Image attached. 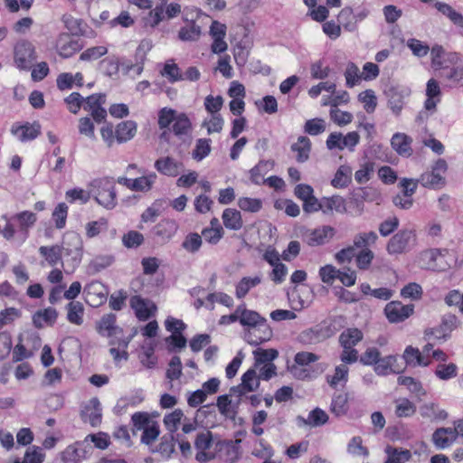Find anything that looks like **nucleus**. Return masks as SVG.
<instances>
[{"instance_id":"nucleus-55","label":"nucleus","mask_w":463,"mask_h":463,"mask_svg":"<svg viewBox=\"0 0 463 463\" xmlns=\"http://www.w3.org/2000/svg\"><path fill=\"white\" fill-rule=\"evenodd\" d=\"M211 152V139L199 138L196 141L195 147L193 150V158L201 161L205 158Z\"/></svg>"},{"instance_id":"nucleus-39","label":"nucleus","mask_w":463,"mask_h":463,"mask_svg":"<svg viewBox=\"0 0 463 463\" xmlns=\"http://www.w3.org/2000/svg\"><path fill=\"white\" fill-rule=\"evenodd\" d=\"M273 163L270 161L260 160L250 171V181L255 184L265 183V175L272 168Z\"/></svg>"},{"instance_id":"nucleus-52","label":"nucleus","mask_w":463,"mask_h":463,"mask_svg":"<svg viewBox=\"0 0 463 463\" xmlns=\"http://www.w3.org/2000/svg\"><path fill=\"white\" fill-rule=\"evenodd\" d=\"M58 313L54 308L48 307L38 311L33 317V322L37 326H42L41 320L47 325L52 326L57 319Z\"/></svg>"},{"instance_id":"nucleus-61","label":"nucleus","mask_w":463,"mask_h":463,"mask_svg":"<svg viewBox=\"0 0 463 463\" xmlns=\"http://www.w3.org/2000/svg\"><path fill=\"white\" fill-rule=\"evenodd\" d=\"M304 130L310 136H317L326 130V122L320 118L308 119L305 123Z\"/></svg>"},{"instance_id":"nucleus-16","label":"nucleus","mask_w":463,"mask_h":463,"mask_svg":"<svg viewBox=\"0 0 463 463\" xmlns=\"http://www.w3.org/2000/svg\"><path fill=\"white\" fill-rule=\"evenodd\" d=\"M129 303L131 308L135 311L136 317L140 321L147 320L156 310L155 304L137 295L131 297Z\"/></svg>"},{"instance_id":"nucleus-17","label":"nucleus","mask_w":463,"mask_h":463,"mask_svg":"<svg viewBox=\"0 0 463 463\" xmlns=\"http://www.w3.org/2000/svg\"><path fill=\"white\" fill-rule=\"evenodd\" d=\"M402 358L409 367H427L431 364V359L424 355L418 347L408 345L403 351Z\"/></svg>"},{"instance_id":"nucleus-38","label":"nucleus","mask_w":463,"mask_h":463,"mask_svg":"<svg viewBox=\"0 0 463 463\" xmlns=\"http://www.w3.org/2000/svg\"><path fill=\"white\" fill-rule=\"evenodd\" d=\"M67 320L73 325L80 326L83 323L84 307L80 301H71L66 306Z\"/></svg>"},{"instance_id":"nucleus-60","label":"nucleus","mask_w":463,"mask_h":463,"mask_svg":"<svg viewBox=\"0 0 463 463\" xmlns=\"http://www.w3.org/2000/svg\"><path fill=\"white\" fill-rule=\"evenodd\" d=\"M355 263L359 269L366 270L370 268L374 253L370 249H363L356 255L354 254Z\"/></svg>"},{"instance_id":"nucleus-7","label":"nucleus","mask_w":463,"mask_h":463,"mask_svg":"<svg viewBox=\"0 0 463 463\" xmlns=\"http://www.w3.org/2000/svg\"><path fill=\"white\" fill-rule=\"evenodd\" d=\"M448 170L447 162L439 158L433 164L431 170L420 175L419 181L422 186L427 188H440L445 185V176Z\"/></svg>"},{"instance_id":"nucleus-31","label":"nucleus","mask_w":463,"mask_h":463,"mask_svg":"<svg viewBox=\"0 0 463 463\" xmlns=\"http://www.w3.org/2000/svg\"><path fill=\"white\" fill-rule=\"evenodd\" d=\"M352 182V168L347 165H342L336 170L331 185L337 189L347 187Z\"/></svg>"},{"instance_id":"nucleus-42","label":"nucleus","mask_w":463,"mask_h":463,"mask_svg":"<svg viewBox=\"0 0 463 463\" xmlns=\"http://www.w3.org/2000/svg\"><path fill=\"white\" fill-rule=\"evenodd\" d=\"M363 339L362 332L357 328H348L339 336V342L343 348L354 347Z\"/></svg>"},{"instance_id":"nucleus-34","label":"nucleus","mask_w":463,"mask_h":463,"mask_svg":"<svg viewBox=\"0 0 463 463\" xmlns=\"http://www.w3.org/2000/svg\"><path fill=\"white\" fill-rule=\"evenodd\" d=\"M349 395L347 392H339L333 396L330 411L336 417L345 415L349 411Z\"/></svg>"},{"instance_id":"nucleus-28","label":"nucleus","mask_w":463,"mask_h":463,"mask_svg":"<svg viewBox=\"0 0 463 463\" xmlns=\"http://www.w3.org/2000/svg\"><path fill=\"white\" fill-rule=\"evenodd\" d=\"M326 383L331 388H337L338 385L345 386L349 378V368L346 364H341L335 366L333 374L326 375Z\"/></svg>"},{"instance_id":"nucleus-56","label":"nucleus","mask_w":463,"mask_h":463,"mask_svg":"<svg viewBox=\"0 0 463 463\" xmlns=\"http://www.w3.org/2000/svg\"><path fill=\"white\" fill-rule=\"evenodd\" d=\"M241 210L249 213H258L262 208V201L258 198L242 196L238 199Z\"/></svg>"},{"instance_id":"nucleus-3","label":"nucleus","mask_w":463,"mask_h":463,"mask_svg":"<svg viewBox=\"0 0 463 463\" xmlns=\"http://www.w3.org/2000/svg\"><path fill=\"white\" fill-rule=\"evenodd\" d=\"M440 76L451 88H463V56L458 52L445 55Z\"/></svg>"},{"instance_id":"nucleus-51","label":"nucleus","mask_w":463,"mask_h":463,"mask_svg":"<svg viewBox=\"0 0 463 463\" xmlns=\"http://www.w3.org/2000/svg\"><path fill=\"white\" fill-rule=\"evenodd\" d=\"M374 165L375 164L372 161L362 164L360 168L354 173L356 183L359 184L367 183L374 172Z\"/></svg>"},{"instance_id":"nucleus-18","label":"nucleus","mask_w":463,"mask_h":463,"mask_svg":"<svg viewBox=\"0 0 463 463\" xmlns=\"http://www.w3.org/2000/svg\"><path fill=\"white\" fill-rule=\"evenodd\" d=\"M412 236H414L413 232L410 230H402L398 232L388 241L387 251L390 254L402 253L408 247Z\"/></svg>"},{"instance_id":"nucleus-32","label":"nucleus","mask_w":463,"mask_h":463,"mask_svg":"<svg viewBox=\"0 0 463 463\" xmlns=\"http://www.w3.org/2000/svg\"><path fill=\"white\" fill-rule=\"evenodd\" d=\"M239 322L242 326L248 327V329L251 328L265 319L258 312L247 309L245 304L239 305Z\"/></svg>"},{"instance_id":"nucleus-43","label":"nucleus","mask_w":463,"mask_h":463,"mask_svg":"<svg viewBox=\"0 0 463 463\" xmlns=\"http://www.w3.org/2000/svg\"><path fill=\"white\" fill-rule=\"evenodd\" d=\"M378 236L375 232H360L354 238V250L356 249H369L370 246L375 244Z\"/></svg>"},{"instance_id":"nucleus-58","label":"nucleus","mask_w":463,"mask_h":463,"mask_svg":"<svg viewBox=\"0 0 463 463\" xmlns=\"http://www.w3.org/2000/svg\"><path fill=\"white\" fill-rule=\"evenodd\" d=\"M63 100L67 109L72 114H78L84 103V98L79 92H71Z\"/></svg>"},{"instance_id":"nucleus-63","label":"nucleus","mask_w":463,"mask_h":463,"mask_svg":"<svg viewBox=\"0 0 463 463\" xmlns=\"http://www.w3.org/2000/svg\"><path fill=\"white\" fill-rule=\"evenodd\" d=\"M141 435V442L146 445H151L158 438L160 434L159 425L156 421L146 426Z\"/></svg>"},{"instance_id":"nucleus-53","label":"nucleus","mask_w":463,"mask_h":463,"mask_svg":"<svg viewBox=\"0 0 463 463\" xmlns=\"http://www.w3.org/2000/svg\"><path fill=\"white\" fill-rule=\"evenodd\" d=\"M202 243L203 241L200 234L190 232L184 237L182 247L190 253H195L200 250Z\"/></svg>"},{"instance_id":"nucleus-45","label":"nucleus","mask_w":463,"mask_h":463,"mask_svg":"<svg viewBox=\"0 0 463 463\" xmlns=\"http://www.w3.org/2000/svg\"><path fill=\"white\" fill-rule=\"evenodd\" d=\"M201 35V27L194 21L183 26L178 33V37L182 41H197Z\"/></svg>"},{"instance_id":"nucleus-26","label":"nucleus","mask_w":463,"mask_h":463,"mask_svg":"<svg viewBox=\"0 0 463 463\" xmlns=\"http://www.w3.org/2000/svg\"><path fill=\"white\" fill-rule=\"evenodd\" d=\"M262 281L261 275H255L253 277H243L235 285V297L238 299L244 298L248 293Z\"/></svg>"},{"instance_id":"nucleus-25","label":"nucleus","mask_w":463,"mask_h":463,"mask_svg":"<svg viewBox=\"0 0 463 463\" xmlns=\"http://www.w3.org/2000/svg\"><path fill=\"white\" fill-rule=\"evenodd\" d=\"M260 379L254 369H249L241 376V383L236 387L239 396H242L247 392L256 391L260 386Z\"/></svg>"},{"instance_id":"nucleus-36","label":"nucleus","mask_w":463,"mask_h":463,"mask_svg":"<svg viewBox=\"0 0 463 463\" xmlns=\"http://www.w3.org/2000/svg\"><path fill=\"white\" fill-rule=\"evenodd\" d=\"M222 222L227 229L238 231L242 225L243 222L241 219V213L236 209L227 208L222 213Z\"/></svg>"},{"instance_id":"nucleus-8","label":"nucleus","mask_w":463,"mask_h":463,"mask_svg":"<svg viewBox=\"0 0 463 463\" xmlns=\"http://www.w3.org/2000/svg\"><path fill=\"white\" fill-rule=\"evenodd\" d=\"M461 325L456 315L447 314L443 316L439 326L426 330V335H433L435 339L445 342L450 338L452 332Z\"/></svg>"},{"instance_id":"nucleus-2","label":"nucleus","mask_w":463,"mask_h":463,"mask_svg":"<svg viewBox=\"0 0 463 463\" xmlns=\"http://www.w3.org/2000/svg\"><path fill=\"white\" fill-rule=\"evenodd\" d=\"M89 186L99 204L109 210L117 205L115 181L112 177L105 176L93 179Z\"/></svg>"},{"instance_id":"nucleus-12","label":"nucleus","mask_w":463,"mask_h":463,"mask_svg":"<svg viewBox=\"0 0 463 463\" xmlns=\"http://www.w3.org/2000/svg\"><path fill=\"white\" fill-rule=\"evenodd\" d=\"M85 301L91 307H99L107 300L108 290L105 285L94 280L84 288Z\"/></svg>"},{"instance_id":"nucleus-50","label":"nucleus","mask_w":463,"mask_h":463,"mask_svg":"<svg viewBox=\"0 0 463 463\" xmlns=\"http://www.w3.org/2000/svg\"><path fill=\"white\" fill-rule=\"evenodd\" d=\"M305 424L313 427L322 426L328 421V415L320 408L312 410L307 420L302 418Z\"/></svg>"},{"instance_id":"nucleus-21","label":"nucleus","mask_w":463,"mask_h":463,"mask_svg":"<svg viewBox=\"0 0 463 463\" xmlns=\"http://www.w3.org/2000/svg\"><path fill=\"white\" fill-rule=\"evenodd\" d=\"M85 458L86 450L80 442L67 446L60 454L61 463H80Z\"/></svg>"},{"instance_id":"nucleus-62","label":"nucleus","mask_w":463,"mask_h":463,"mask_svg":"<svg viewBox=\"0 0 463 463\" xmlns=\"http://www.w3.org/2000/svg\"><path fill=\"white\" fill-rule=\"evenodd\" d=\"M358 100L364 104L367 113H373L377 106L376 97L373 90H366L358 95Z\"/></svg>"},{"instance_id":"nucleus-14","label":"nucleus","mask_w":463,"mask_h":463,"mask_svg":"<svg viewBox=\"0 0 463 463\" xmlns=\"http://www.w3.org/2000/svg\"><path fill=\"white\" fill-rule=\"evenodd\" d=\"M272 336V330L264 319L262 322L257 324L251 328L248 329L245 333L246 341L251 345H260L264 342L269 341Z\"/></svg>"},{"instance_id":"nucleus-10","label":"nucleus","mask_w":463,"mask_h":463,"mask_svg":"<svg viewBox=\"0 0 463 463\" xmlns=\"http://www.w3.org/2000/svg\"><path fill=\"white\" fill-rule=\"evenodd\" d=\"M11 133L21 142H28L37 138L42 133V126L39 121L15 122L12 125Z\"/></svg>"},{"instance_id":"nucleus-33","label":"nucleus","mask_w":463,"mask_h":463,"mask_svg":"<svg viewBox=\"0 0 463 463\" xmlns=\"http://www.w3.org/2000/svg\"><path fill=\"white\" fill-rule=\"evenodd\" d=\"M292 152L296 153V160L298 163L306 162L309 157L311 141L308 137L301 136L298 141L291 146Z\"/></svg>"},{"instance_id":"nucleus-46","label":"nucleus","mask_w":463,"mask_h":463,"mask_svg":"<svg viewBox=\"0 0 463 463\" xmlns=\"http://www.w3.org/2000/svg\"><path fill=\"white\" fill-rule=\"evenodd\" d=\"M435 376L442 381H448L458 375V366L454 363L439 364L434 372Z\"/></svg>"},{"instance_id":"nucleus-5","label":"nucleus","mask_w":463,"mask_h":463,"mask_svg":"<svg viewBox=\"0 0 463 463\" xmlns=\"http://www.w3.org/2000/svg\"><path fill=\"white\" fill-rule=\"evenodd\" d=\"M37 59L35 46L28 40H19L14 46V61L19 70H30Z\"/></svg>"},{"instance_id":"nucleus-13","label":"nucleus","mask_w":463,"mask_h":463,"mask_svg":"<svg viewBox=\"0 0 463 463\" xmlns=\"http://www.w3.org/2000/svg\"><path fill=\"white\" fill-rule=\"evenodd\" d=\"M413 305H403L400 301H392L386 305L384 313L391 323H399L410 317L413 314Z\"/></svg>"},{"instance_id":"nucleus-48","label":"nucleus","mask_w":463,"mask_h":463,"mask_svg":"<svg viewBox=\"0 0 463 463\" xmlns=\"http://www.w3.org/2000/svg\"><path fill=\"white\" fill-rule=\"evenodd\" d=\"M344 75L345 78V85L350 89L356 86L362 80L360 70L353 61L347 63Z\"/></svg>"},{"instance_id":"nucleus-4","label":"nucleus","mask_w":463,"mask_h":463,"mask_svg":"<svg viewBox=\"0 0 463 463\" xmlns=\"http://www.w3.org/2000/svg\"><path fill=\"white\" fill-rule=\"evenodd\" d=\"M167 2L168 0H160V3L143 17L145 26L156 28L164 20L176 17L181 13L179 4L171 3L167 5Z\"/></svg>"},{"instance_id":"nucleus-27","label":"nucleus","mask_w":463,"mask_h":463,"mask_svg":"<svg viewBox=\"0 0 463 463\" xmlns=\"http://www.w3.org/2000/svg\"><path fill=\"white\" fill-rule=\"evenodd\" d=\"M457 439L456 430L451 428H439L432 435V441L438 449L450 446Z\"/></svg>"},{"instance_id":"nucleus-1","label":"nucleus","mask_w":463,"mask_h":463,"mask_svg":"<svg viewBox=\"0 0 463 463\" xmlns=\"http://www.w3.org/2000/svg\"><path fill=\"white\" fill-rule=\"evenodd\" d=\"M157 125L162 133L160 139H167L170 132L176 137L186 136L192 129V122L188 116L184 113H177L172 108L164 107L158 110Z\"/></svg>"},{"instance_id":"nucleus-49","label":"nucleus","mask_w":463,"mask_h":463,"mask_svg":"<svg viewBox=\"0 0 463 463\" xmlns=\"http://www.w3.org/2000/svg\"><path fill=\"white\" fill-rule=\"evenodd\" d=\"M69 207L65 203H60L52 213L55 228L61 230L66 226Z\"/></svg>"},{"instance_id":"nucleus-59","label":"nucleus","mask_w":463,"mask_h":463,"mask_svg":"<svg viewBox=\"0 0 463 463\" xmlns=\"http://www.w3.org/2000/svg\"><path fill=\"white\" fill-rule=\"evenodd\" d=\"M144 235L137 231H129L122 237V243L128 249H135L143 244Z\"/></svg>"},{"instance_id":"nucleus-9","label":"nucleus","mask_w":463,"mask_h":463,"mask_svg":"<svg viewBox=\"0 0 463 463\" xmlns=\"http://www.w3.org/2000/svg\"><path fill=\"white\" fill-rule=\"evenodd\" d=\"M176 221L169 218L162 219L152 229V238L159 244L169 242L178 231Z\"/></svg>"},{"instance_id":"nucleus-37","label":"nucleus","mask_w":463,"mask_h":463,"mask_svg":"<svg viewBox=\"0 0 463 463\" xmlns=\"http://www.w3.org/2000/svg\"><path fill=\"white\" fill-rule=\"evenodd\" d=\"M435 8L443 15L448 17L455 25L463 28V15L456 11L447 3L437 1L434 4Z\"/></svg>"},{"instance_id":"nucleus-29","label":"nucleus","mask_w":463,"mask_h":463,"mask_svg":"<svg viewBox=\"0 0 463 463\" xmlns=\"http://www.w3.org/2000/svg\"><path fill=\"white\" fill-rule=\"evenodd\" d=\"M11 220L16 222L18 230L26 235L29 229L36 222L37 216L33 212L23 211L11 216Z\"/></svg>"},{"instance_id":"nucleus-41","label":"nucleus","mask_w":463,"mask_h":463,"mask_svg":"<svg viewBox=\"0 0 463 463\" xmlns=\"http://www.w3.org/2000/svg\"><path fill=\"white\" fill-rule=\"evenodd\" d=\"M39 253L51 266H55L61 260V247L59 245L41 246Z\"/></svg>"},{"instance_id":"nucleus-64","label":"nucleus","mask_w":463,"mask_h":463,"mask_svg":"<svg viewBox=\"0 0 463 463\" xmlns=\"http://www.w3.org/2000/svg\"><path fill=\"white\" fill-rule=\"evenodd\" d=\"M224 120L220 114H213L209 119L203 122V127L206 128L208 134L220 133L222 130Z\"/></svg>"},{"instance_id":"nucleus-35","label":"nucleus","mask_w":463,"mask_h":463,"mask_svg":"<svg viewBox=\"0 0 463 463\" xmlns=\"http://www.w3.org/2000/svg\"><path fill=\"white\" fill-rule=\"evenodd\" d=\"M387 458L384 463H404L409 461L411 458V453L409 449L395 448L388 445L385 449Z\"/></svg>"},{"instance_id":"nucleus-24","label":"nucleus","mask_w":463,"mask_h":463,"mask_svg":"<svg viewBox=\"0 0 463 463\" xmlns=\"http://www.w3.org/2000/svg\"><path fill=\"white\" fill-rule=\"evenodd\" d=\"M412 138L404 133H395L391 140L392 148L402 156L409 157L412 155Z\"/></svg>"},{"instance_id":"nucleus-30","label":"nucleus","mask_w":463,"mask_h":463,"mask_svg":"<svg viewBox=\"0 0 463 463\" xmlns=\"http://www.w3.org/2000/svg\"><path fill=\"white\" fill-rule=\"evenodd\" d=\"M116 316L114 314H107L103 316L100 320L97 323V332L101 336L110 337L116 334L118 326H116Z\"/></svg>"},{"instance_id":"nucleus-19","label":"nucleus","mask_w":463,"mask_h":463,"mask_svg":"<svg viewBox=\"0 0 463 463\" xmlns=\"http://www.w3.org/2000/svg\"><path fill=\"white\" fill-rule=\"evenodd\" d=\"M425 94L424 109L433 113L436 111L437 105L441 100V90L435 79L431 78L427 81Z\"/></svg>"},{"instance_id":"nucleus-11","label":"nucleus","mask_w":463,"mask_h":463,"mask_svg":"<svg viewBox=\"0 0 463 463\" xmlns=\"http://www.w3.org/2000/svg\"><path fill=\"white\" fill-rule=\"evenodd\" d=\"M156 180V175L150 173L146 175H143L137 178H127L125 176H119L117 179V183L124 185L131 191L135 192H148L151 190L153 184Z\"/></svg>"},{"instance_id":"nucleus-15","label":"nucleus","mask_w":463,"mask_h":463,"mask_svg":"<svg viewBox=\"0 0 463 463\" xmlns=\"http://www.w3.org/2000/svg\"><path fill=\"white\" fill-rule=\"evenodd\" d=\"M335 234L333 227L324 225L317 229L308 231L305 234V241L308 246L316 247L328 242Z\"/></svg>"},{"instance_id":"nucleus-40","label":"nucleus","mask_w":463,"mask_h":463,"mask_svg":"<svg viewBox=\"0 0 463 463\" xmlns=\"http://www.w3.org/2000/svg\"><path fill=\"white\" fill-rule=\"evenodd\" d=\"M394 413L397 418H410L417 411L416 405L407 398H401L394 401Z\"/></svg>"},{"instance_id":"nucleus-22","label":"nucleus","mask_w":463,"mask_h":463,"mask_svg":"<svg viewBox=\"0 0 463 463\" xmlns=\"http://www.w3.org/2000/svg\"><path fill=\"white\" fill-rule=\"evenodd\" d=\"M153 48V42L150 39H143L140 41L135 52V59L137 63L131 65L128 69L133 70L137 74H140L144 70V62L146 59V54Z\"/></svg>"},{"instance_id":"nucleus-54","label":"nucleus","mask_w":463,"mask_h":463,"mask_svg":"<svg viewBox=\"0 0 463 463\" xmlns=\"http://www.w3.org/2000/svg\"><path fill=\"white\" fill-rule=\"evenodd\" d=\"M255 366L265 364L266 363H272L278 355L279 352L276 349H257L254 351Z\"/></svg>"},{"instance_id":"nucleus-57","label":"nucleus","mask_w":463,"mask_h":463,"mask_svg":"<svg viewBox=\"0 0 463 463\" xmlns=\"http://www.w3.org/2000/svg\"><path fill=\"white\" fill-rule=\"evenodd\" d=\"M398 383L400 385L405 386L408 390L416 395H423L425 394V391L422 387V384L420 381L414 379L411 376H400L398 377Z\"/></svg>"},{"instance_id":"nucleus-6","label":"nucleus","mask_w":463,"mask_h":463,"mask_svg":"<svg viewBox=\"0 0 463 463\" xmlns=\"http://www.w3.org/2000/svg\"><path fill=\"white\" fill-rule=\"evenodd\" d=\"M422 260L426 261L427 269L442 272L451 267L453 258L447 249H430L422 253Z\"/></svg>"},{"instance_id":"nucleus-23","label":"nucleus","mask_w":463,"mask_h":463,"mask_svg":"<svg viewBox=\"0 0 463 463\" xmlns=\"http://www.w3.org/2000/svg\"><path fill=\"white\" fill-rule=\"evenodd\" d=\"M137 132V124L134 120H125L115 128L117 142L119 144L131 140Z\"/></svg>"},{"instance_id":"nucleus-20","label":"nucleus","mask_w":463,"mask_h":463,"mask_svg":"<svg viewBox=\"0 0 463 463\" xmlns=\"http://www.w3.org/2000/svg\"><path fill=\"white\" fill-rule=\"evenodd\" d=\"M155 168L161 175L175 177L183 170V163L176 161L171 156H165L156 160Z\"/></svg>"},{"instance_id":"nucleus-47","label":"nucleus","mask_w":463,"mask_h":463,"mask_svg":"<svg viewBox=\"0 0 463 463\" xmlns=\"http://www.w3.org/2000/svg\"><path fill=\"white\" fill-rule=\"evenodd\" d=\"M338 22L348 32H354L357 29L354 13L351 7H345L340 11Z\"/></svg>"},{"instance_id":"nucleus-44","label":"nucleus","mask_w":463,"mask_h":463,"mask_svg":"<svg viewBox=\"0 0 463 463\" xmlns=\"http://www.w3.org/2000/svg\"><path fill=\"white\" fill-rule=\"evenodd\" d=\"M184 417V415L181 409H175L172 412L165 414L164 417L165 429L171 433H175Z\"/></svg>"}]
</instances>
